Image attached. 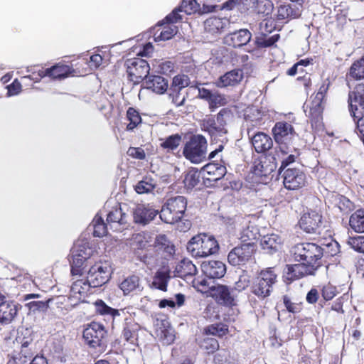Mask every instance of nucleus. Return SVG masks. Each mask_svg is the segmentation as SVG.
Masks as SVG:
<instances>
[{
    "label": "nucleus",
    "instance_id": "nucleus-1",
    "mask_svg": "<svg viewBox=\"0 0 364 364\" xmlns=\"http://www.w3.org/2000/svg\"><path fill=\"white\" fill-rule=\"evenodd\" d=\"M218 244L214 237L207 234L194 236L187 245L188 251L195 257H205L216 253Z\"/></svg>",
    "mask_w": 364,
    "mask_h": 364
},
{
    "label": "nucleus",
    "instance_id": "nucleus-2",
    "mask_svg": "<svg viewBox=\"0 0 364 364\" xmlns=\"http://www.w3.org/2000/svg\"><path fill=\"white\" fill-rule=\"evenodd\" d=\"M187 207V200L184 196H178L168 198L160 212L161 220L168 224H174L183 217Z\"/></svg>",
    "mask_w": 364,
    "mask_h": 364
},
{
    "label": "nucleus",
    "instance_id": "nucleus-3",
    "mask_svg": "<svg viewBox=\"0 0 364 364\" xmlns=\"http://www.w3.org/2000/svg\"><path fill=\"white\" fill-rule=\"evenodd\" d=\"M291 252L295 260L317 268L320 266V260L323 257L322 247L312 242L299 243L292 248Z\"/></svg>",
    "mask_w": 364,
    "mask_h": 364
},
{
    "label": "nucleus",
    "instance_id": "nucleus-4",
    "mask_svg": "<svg viewBox=\"0 0 364 364\" xmlns=\"http://www.w3.org/2000/svg\"><path fill=\"white\" fill-rule=\"evenodd\" d=\"M207 141L201 135H195L187 141L183 147V154L186 159L193 164H200L206 160H210L207 157Z\"/></svg>",
    "mask_w": 364,
    "mask_h": 364
},
{
    "label": "nucleus",
    "instance_id": "nucleus-5",
    "mask_svg": "<svg viewBox=\"0 0 364 364\" xmlns=\"http://www.w3.org/2000/svg\"><path fill=\"white\" fill-rule=\"evenodd\" d=\"M277 281V274L273 268L262 270L252 285V292L259 299L270 295L274 284Z\"/></svg>",
    "mask_w": 364,
    "mask_h": 364
},
{
    "label": "nucleus",
    "instance_id": "nucleus-6",
    "mask_svg": "<svg viewBox=\"0 0 364 364\" xmlns=\"http://www.w3.org/2000/svg\"><path fill=\"white\" fill-rule=\"evenodd\" d=\"M83 338L85 343L97 352H104L107 347V331L100 323L92 322L83 331Z\"/></svg>",
    "mask_w": 364,
    "mask_h": 364
},
{
    "label": "nucleus",
    "instance_id": "nucleus-7",
    "mask_svg": "<svg viewBox=\"0 0 364 364\" xmlns=\"http://www.w3.org/2000/svg\"><path fill=\"white\" fill-rule=\"evenodd\" d=\"M112 269L107 262L99 261L91 265L87 271V279L92 288L102 287L110 279Z\"/></svg>",
    "mask_w": 364,
    "mask_h": 364
},
{
    "label": "nucleus",
    "instance_id": "nucleus-8",
    "mask_svg": "<svg viewBox=\"0 0 364 364\" xmlns=\"http://www.w3.org/2000/svg\"><path fill=\"white\" fill-rule=\"evenodd\" d=\"M275 141L279 144V149L283 154H288L287 144L296 135L293 126L286 122H279L272 129Z\"/></svg>",
    "mask_w": 364,
    "mask_h": 364
},
{
    "label": "nucleus",
    "instance_id": "nucleus-9",
    "mask_svg": "<svg viewBox=\"0 0 364 364\" xmlns=\"http://www.w3.org/2000/svg\"><path fill=\"white\" fill-rule=\"evenodd\" d=\"M125 65L128 75L134 84L144 81L148 77L150 67L145 60L139 58L127 59Z\"/></svg>",
    "mask_w": 364,
    "mask_h": 364
},
{
    "label": "nucleus",
    "instance_id": "nucleus-10",
    "mask_svg": "<svg viewBox=\"0 0 364 364\" xmlns=\"http://www.w3.org/2000/svg\"><path fill=\"white\" fill-rule=\"evenodd\" d=\"M126 205L117 204L107 213V222L110 230L121 232L128 226L129 215L125 212Z\"/></svg>",
    "mask_w": 364,
    "mask_h": 364
},
{
    "label": "nucleus",
    "instance_id": "nucleus-11",
    "mask_svg": "<svg viewBox=\"0 0 364 364\" xmlns=\"http://www.w3.org/2000/svg\"><path fill=\"white\" fill-rule=\"evenodd\" d=\"M208 132L211 135L212 143L210 146H213L216 144L215 141H219L220 144L213 147V149L209 154V159H213L219 153L221 152L225 144L228 142V139L225 136L227 130L224 125L213 122L209 124L208 128Z\"/></svg>",
    "mask_w": 364,
    "mask_h": 364
},
{
    "label": "nucleus",
    "instance_id": "nucleus-12",
    "mask_svg": "<svg viewBox=\"0 0 364 364\" xmlns=\"http://www.w3.org/2000/svg\"><path fill=\"white\" fill-rule=\"evenodd\" d=\"M256 218L253 215H246L238 218L240 226V239L243 242H251L259 236V229L255 224Z\"/></svg>",
    "mask_w": 364,
    "mask_h": 364
},
{
    "label": "nucleus",
    "instance_id": "nucleus-13",
    "mask_svg": "<svg viewBox=\"0 0 364 364\" xmlns=\"http://www.w3.org/2000/svg\"><path fill=\"white\" fill-rule=\"evenodd\" d=\"M254 252V245L247 242L233 248L228 255V259L233 266L243 265L251 258Z\"/></svg>",
    "mask_w": 364,
    "mask_h": 364
},
{
    "label": "nucleus",
    "instance_id": "nucleus-14",
    "mask_svg": "<svg viewBox=\"0 0 364 364\" xmlns=\"http://www.w3.org/2000/svg\"><path fill=\"white\" fill-rule=\"evenodd\" d=\"M21 309L18 303L6 300V297L0 301V324L3 326L11 323Z\"/></svg>",
    "mask_w": 364,
    "mask_h": 364
},
{
    "label": "nucleus",
    "instance_id": "nucleus-15",
    "mask_svg": "<svg viewBox=\"0 0 364 364\" xmlns=\"http://www.w3.org/2000/svg\"><path fill=\"white\" fill-rule=\"evenodd\" d=\"M284 187L289 190H296L306 183V175L298 168H289L283 173Z\"/></svg>",
    "mask_w": 364,
    "mask_h": 364
},
{
    "label": "nucleus",
    "instance_id": "nucleus-16",
    "mask_svg": "<svg viewBox=\"0 0 364 364\" xmlns=\"http://www.w3.org/2000/svg\"><path fill=\"white\" fill-rule=\"evenodd\" d=\"M210 295L218 304L225 306H232L235 304V294L233 289H230L225 285H215L209 288Z\"/></svg>",
    "mask_w": 364,
    "mask_h": 364
},
{
    "label": "nucleus",
    "instance_id": "nucleus-17",
    "mask_svg": "<svg viewBox=\"0 0 364 364\" xmlns=\"http://www.w3.org/2000/svg\"><path fill=\"white\" fill-rule=\"evenodd\" d=\"M90 288H92V287L87 279H78L74 282L71 286L70 294L68 297L70 304L75 306L83 301L88 294Z\"/></svg>",
    "mask_w": 364,
    "mask_h": 364
},
{
    "label": "nucleus",
    "instance_id": "nucleus-18",
    "mask_svg": "<svg viewBox=\"0 0 364 364\" xmlns=\"http://www.w3.org/2000/svg\"><path fill=\"white\" fill-rule=\"evenodd\" d=\"M321 215L316 210L304 213L300 218V228L307 233H315L321 223Z\"/></svg>",
    "mask_w": 364,
    "mask_h": 364
},
{
    "label": "nucleus",
    "instance_id": "nucleus-19",
    "mask_svg": "<svg viewBox=\"0 0 364 364\" xmlns=\"http://www.w3.org/2000/svg\"><path fill=\"white\" fill-rule=\"evenodd\" d=\"M252 33L247 29H240L227 34L224 38V43L233 48H240L248 43Z\"/></svg>",
    "mask_w": 364,
    "mask_h": 364
},
{
    "label": "nucleus",
    "instance_id": "nucleus-20",
    "mask_svg": "<svg viewBox=\"0 0 364 364\" xmlns=\"http://www.w3.org/2000/svg\"><path fill=\"white\" fill-rule=\"evenodd\" d=\"M203 273L210 279L222 278L226 272L225 264L218 260L205 261L201 264Z\"/></svg>",
    "mask_w": 364,
    "mask_h": 364
},
{
    "label": "nucleus",
    "instance_id": "nucleus-21",
    "mask_svg": "<svg viewBox=\"0 0 364 364\" xmlns=\"http://www.w3.org/2000/svg\"><path fill=\"white\" fill-rule=\"evenodd\" d=\"M302 6L291 4L279 5L277 9L276 18L277 21H287L299 18L302 13Z\"/></svg>",
    "mask_w": 364,
    "mask_h": 364
},
{
    "label": "nucleus",
    "instance_id": "nucleus-22",
    "mask_svg": "<svg viewBox=\"0 0 364 364\" xmlns=\"http://www.w3.org/2000/svg\"><path fill=\"white\" fill-rule=\"evenodd\" d=\"M348 103L350 111L353 117H358L356 112L364 107V82L358 85L354 91L349 93Z\"/></svg>",
    "mask_w": 364,
    "mask_h": 364
},
{
    "label": "nucleus",
    "instance_id": "nucleus-23",
    "mask_svg": "<svg viewBox=\"0 0 364 364\" xmlns=\"http://www.w3.org/2000/svg\"><path fill=\"white\" fill-rule=\"evenodd\" d=\"M157 214L158 211L149 205L138 204L133 211L134 221L138 224L146 225L151 221Z\"/></svg>",
    "mask_w": 364,
    "mask_h": 364
},
{
    "label": "nucleus",
    "instance_id": "nucleus-24",
    "mask_svg": "<svg viewBox=\"0 0 364 364\" xmlns=\"http://www.w3.org/2000/svg\"><path fill=\"white\" fill-rule=\"evenodd\" d=\"M198 9V4L196 0H183L181 5L175 9L170 14H168L165 20L169 23H176L181 20V16L179 12L183 11L187 14H191L195 12Z\"/></svg>",
    "mask_w": 364,
    "mask_h": 364
},
{
    "label": "nucleus",
    "instance_id": "nucleus-25",
    "mask_svg": "<svg viewBox=\"0 0 364 364\" xmlns=\"http://www.w3.org/2000/svg\"><path fill=\"white\" fill-rule=\"evenodd\" d=\"M142 87L156 94H164L168 88V80L160 75H149L143 81Z\"/></svg>",
    "mask_w": 364,
    "mask_h": 364
},
{
    "label": "nucleus",
    "instance_id": "nucleus-26",
    "mask_svg": "<svg viewBox=\"0 0 364 364\" xmlns=\"http://www.w3.org/2000/svg\"><path fill=\"white\" fill-rule=\"evenodd\" d=\"M243 71L240 69H234L220 76L215 84L218 87H226L237 85L243 78Z\"/></svg>",
    "mask_w": 364,
    "mask_h": 364
},
{
    "label": "nucleus",
    "instance_id": "nucleus-27",
    "mask_svg": "<svg viewBox=\"0 0 364 364\" xmlns=\"http://www.w3.org/2000/svg\"><path fill=\"white\" fill-rule=\"evenodd\" d=\"M170 279L171 275L169 269L164 267L156 272L150 287L162 291H166L168 283Z\"/></svg>",
    "mask_w": 364,
    "mask_h": 364
},
{
    "label": "nucleus",
    "instance_id": "nucleus-28",
    "mask_svg": "<svg viewBox=\"0 0 364 364\" xmlns=\"http://www.w3.org/2000/svg\"><path fill=\"white\" fill-rule=\"evenodd\" d=\"M251 141L255 150L257 153H264L273 146L271 137L263 132H258L254 134L251 137Z\"/></svg>",
    "mask_w": 364,
    "mask_h": 364
},
{
    "label": "nucleus",
    "instance_id": "nucleus-29",
    "mask_svg": "<svg viewBox=\"0 0 364 364\" xmlns=\"http://www.w3.org/2000/svg\"><path fill=\"white\" fill-rule=\"evenodd\" d=\"M139 325L132 319L125 318L122 336L127 342L135 345L138 339Z\"/></svg>",
    "mask_w": 364,
    "mask_h": 364
},
{
    "label": "nucleus",
    "instance_id": "nucleus-30",
    "mask_svg": "<svg viewBox=\"0 0 364 364\" xmlns=\"http://www.w3.org/2000/svg\"><path fill=\"white\" fill-rule=\"evenodd\" d=\"M260 244L267 253L272 254L280 248L282 240L277 235H267L262 237Z\"/></svg>",
    "mask_w": 364,
    "mask_h": 364
},
{
    "label": "nucleus",
    "instance_id": "nucleus-31",
    "mask_svg": "<svg viewBox=\"0 0 364 364\" xmlns=\"http://www.w3.org/2000/svg\"><path fill=\"white\" fill-rule=\"evenodd\" d=\"M119 287L124 295H127L135 291H141L143 289L140 283V278L134 274L125 278L119 284Z\"/></svg>",
    "mask_w": 364,
    "mask_h": 364
},
{
    "label": "nucleus",
    "instance_id": "nucleus-32",
    "mask_svg": "<svg viewBox=\"0 0 364 364\" xmlns=\"http://www.w3.org/2000/svg\"><path fill=\"white\" fill-rule=\"evenodd\" d=\"M226 20L218 17H210L205 21L204 28L207 33L218 34L221 33L225 25Z\"/></svg>",
    "mask_w": 364,
    "mask_h": 364
},
{
    "label": "nucleus",
    "instance_id": "nucleus-33",
    "mask_svg": "<svg viewBox=\"0 0 364 364\" xmlns=\"http://www.w3.org/2000/svg\"><path fill=\"white\" fill-rule=\"evenodd\" d=\"M175 271L179 277L195 275L197 272L196 265L188 259H182L176 265Z\"/></svg>",
    "mask_w": 364,
    "mask_h": 364
},
{
    "label": "nucleus",
    "instance_id": "nucleus-34",
    "mask_svg": "<svg viewBox=\"0 0 364 364\" xmlns=\"http://www.w3.org/2000/svg\"><path fill=\"white\" fill-rule=\"evenodd\" d=\"M323 100L318 99V97H316L312 99L309 105V116L312 122H321L323 109Z\"/></svg>",
    "mask_w": 364,
    "mask_h": 364
},
{
    "label": "nucleus",
    "instance_id": "nucleus-35",
    "mask_svg": "<svg viewBox=\"0 0 364 364\" xmlns=\"http://www.w3.org/2000/svg\"><path fill=\"white\" fill-rule=\"evenodd\" d=\"M96 311L98 314L110 316L113 321L117 318L121 316L122 314H124L123 310L114 309L107 306L102 300H97L95 303Z\"/></svg>",
    "mask_w": 364,
    "mask_h": 364
},
{
    "label": "nucleus",
    "instance_id": "nucleus-36",
    "mask_svg": "<svg viewBox=\"0 0 364 364\" xmlns=\"http://www.w3.org/2000/svg\"><path fill=\"white\" fill-rule=\"evenodd\" d=\"M102 213H97L93 218L90 226L93 228V235L95 237H103L107 235L109 229L107 223H105L102 217Z\"/></svg>",
    "mask_w": 364,
    "mask_h": 364
},
{
    "label": "nucleus",
    "instance_id": "nucleus-37",
    "mask_svg": "<svg viewBox=\"0 0 364 364\" xmlns=\"http://www.w3.org/2000/svg\"><path fill=\"white\" fill-rule=\"evenodd\" d=\"M202 171L210 176V178H208L209 180L218 181L225 176L226 168L225 166L218 164H208L203 167Z\"/></svg>",
    "mask_w": 364,
    "mask_h": 364
},
{
    "label": "nucleus",
    "instance_id": "nucleus-38",
    "mask_svg": "<svg viewBox=\"0 0 364 364\" xmlns=\"http://www.w3.org/2000/svg\"><path fill=\"white\" fill-rule=\"evenodd\" d=\"M156 186V181L150 176L144 177L134 186L136 192L139 194L151 193Z\"/></svg>",
    "mask_w": 364,
    "mask_h": 364
},
{
    "label": "nucleus",
    "instance_id": "nucleus-39",
    "mask_svg": "<svg viewBox=\"0 0 364 364\" xmlns=\"http://www.w3.org/2000/svg\"><path fill=\"white\" fill-rule=\"evenodd\" d=\"M166 22L168 25L164 26L159 33H158V31L154 33V40L155 42L168 41L177 33L178 28L173 25L174 23H169L167 21Z\"/></svg>",
    "mask_w": 364,
    "mask_h": 364
},
{
    "label": "nucleus",
    "instance_id": "nucleus-40",
    "mask_svg": "<svg viewBox=\"0 0 364 364\" xmlns=\"http://www.w3.org/2000/svg\"><path fill=\"white\" fill-rule=\"evenodd\" d=\"M350 228L356 232H364V209L357 210L349 219Z\"/></svg>",
    "mask_w": 364,
    "mask_h": 364
},
{
    "label": "nucleus",
    "instance_id": "nucleus-41",
    "mask_svg": "<svg viewBox=\"0 0 364 364\" xmlns=\"http://www.w3.org/2000/svg\"><path fill=\"white\" fill-rule=\"evenodd\" d=\"M253 9L257 14L269 16L274 9V4L271 0H255L253 3Z\"/></svg>",
    "mask_w": 364,
    "mask_h": 364
},
{
    "label": "nucleus",
    "instance_id": "nucleus-42",
    "mask_svg": "<svg viewBox=\"0 0 364 364\" xmlns=\"http://www.w3.org/2000/svg\"><path fill=\"white\" fill-rule=\"evenodd\" d=\"M50 77L54 79L65 78L73 71L69 65L60 63L50 68Z\"/></svg>",
    "mask_w": 364,
    "mask_h": 364
},
{
    "label": "nucleus",
    "instance_id": "nucleus-43",
    "mask_svg": "<svg viewBox=\"0 0 364 364\" xmlns=\"http://www.w3.org/2000/svg\"><path fill=\"white\" fill-rule=\"evenodd\" d=\"M156 336L164 345H170L175 340L174 331L171 327L165 326L159 328L156 330Z\"/></svg>",
    "mask_w": 364,
    "mask_h": 364
},
{
    "label": "nucleus",
    "instance_id": "nucleus-44",
    "mask_svg": "<svg viewBox=\"0 0 364 364\" xmlns=\"http://www.w3.org/2000/svg\"><path fill=\"white\" fill-rule=\"evenodd\" d=\"M156 242L159 246H161V248L166 254V257H171L175 254V246L167 239V237L165 235H160L157 236Z\"/></svg>",
    "mask_w": 364,
    "mask_h": 364
},
{
    "label": "nucleus",
    "instance_id": "nucleus-45",
    "mask_svg": "<svg viewBox=\"0 0 364 364\" xmlns=\"http://www.w3.org/2000/svg\"><path fill=\"white\" fill-rule=\"evenodd\" d=\"M92 254V250L85 243H76L71 250V257H77L89 260Z\"/></svg>",
    "mask_w": 364,
    "mask_h": 364
},
{
    "label": "nucleus",
    "instance_id": "nucleus-46",
    "mask_svg": "<svg viewBox=\"0 0 364 364\" xmlns=\"http://www.w3.org/2000/svg\"><path fill=\"white\" fill-rule=\"evenodd\" d=\"M349 75L357 80L364 78V55L353 63L350 68Z\"/></svg>",
    "mask_w": 364,
    "mask_h": 364
},
{
    "label": "nucleus",
    "instance_id": "nucleus-47",
    "mask_svg": "<svg viewBox=\"0 0 364 364\" xmlns=\"http://www.w3.org/2000/svg\"><path fill=\"white\" fill-rule=\"evenodd\" d=\"M71 272L73 275H82L84 269L90 264L89 260L82 259L77 257H71Z\"/></svg>",
    "mask_w": 364,
    "mask_h": 364
},
{
    "label": "nucleus",
    "instance_id": "nucleus-48",
    "mask_svg": "<svg viewBox=\"0 0 364 364\" xmlns=\"http://www.w3.org/2000/svg\"><path fill=\"white\" fill-rule=\"evenodd\" d=\"M191 83L190 78L184 74H178L173 78L171 90H181Z\"/></svg>",
    "mask_w": 364,
    "mask_h": 364
},
{
    "label": "nucleus",
    "instance_id": "nucleus-49",
    "mask_svg": "<svg viewBox=\"0 0 364 364\" xmlns=\"http://www.w3.org/2000/svg\"><path fill=\"white\" fill-rule=\"evenodd\" d=\"M200 181V174L196 169H191L185 176L183 183L187 189H193Z\"/></svg>",
    "mask_w": 364,
    "mask_h": 364
},
{
    "label": "nucleus",
    "instance_id": "nucleus-50",
    "mask_svg": "<svg viewBox=\"0 0 364 364\" xmlns=\"http://www.w3.org/2000/svg\"><path fill=\"white\" fill-rule=\"evenodd\" d=\"M127 118L129 123L127 126L128 131H132L138 124L141 122V118L139 112L132 107H129L127 112Z\"/></svg>",
    "mask_w": 364,
    "mask_h": 364
},
{
    "label": "nucleus",
    "instance_id": "nucleus-51",
    "mask_svg": "<svg viewBox=\"0 0 364 364\" xmlns=\"http://www.w3.org/2000/svg\"><path fill=\"white\" fill-rule=\"evenodd\" d=\"M266 161H259L255 164L253 173L257 176H267L270 174L275 166L274 165H266Z\"/></svg>",
    "mask_w": 364,
    "mask_h": 364
},
{
    "label": "nucleus",
    "instance_id": "nucleus-52",
    "mask_svg": "<svg viewBox=\"0 0 364 364\" xmlns=\"http://www.w3.org/2000/svg\"><path fill=\"white\" fill-rule=\"evenodd\" d=\"M197 89L198 91V97L202 100L207 101L208 102L209 108H210L212 102H213L214 100V96L215 95L216 90L212 91L210 90H208L203 86V84H199L197 86Z\"/></svg>",
    "mask_w": 364,
    "mask_h": 364
},
{
    "label": "nucleus",
    "instance_id": "nucleus-53",
    "mask_svg": "<svg viewBox=\"0 0 364 364\" xmlns=\"http://www.w3.org/2000/svg\"><path fill=\"white\" fill-rule=\"evenodd\" d=\"M200 348L208 353H213L219 348V343L214 338H205L200 344Z\"/></svg>",
    "mask_w": 364,
    "mask_h": 364
},
{
    "label": "nucleus",
    "instance_id": "nucleus-54",
    "mask_svg": "<svg viewBox=\"0 0 364 364\" xmlns=\"http://www.w3.org/2000/svg\"><path fill=\"white\" fill-rule=\"evenodd\" d=\"M284 277L285 280L291 282L294 279H298L303 277V275L299 272V269L296 267V264L287 265L284 270Z\"/></svg>",
    "mask_w": 364,
    "mask_h": 364
},
{
    "label": "nucleus",
    "instance_id": "nucleus-55",
    "mask_svg": "<svg viewBox=\"0 0 364 364\" xmlns=\"http://www.w3.org/2000/svg\"><path fill=\"white\" fill-rule=\"evenodd\" d=\"M50 300L47 301H32L26 304V306L30 311L33 313L36 311L44 312L48 309Z\"/></svg>",
    "mask_w": 364,
    "mask_h": 364
},
{
    "label": "nucleus",
    "instance_id": "nucleus-56",
    "mask_svg": "<svg viewBox=\"0 0 364 364\" xmlns=\"http://www.w3.org/2000/svg\"><path fill=\"white\" fill-rule=\"evenodd\" d=\"M181 140V137L178 134H173L161 142V146L164 149L173 150L179 146Z\"/></svg>",
    "mask_w": 364,
    "mask_h": 364
},
{
    "label": "nucleus",
    "instance_id": "nucleus-57",
    "mask_svg": "<svg viewBox=\"0 0 364 364\" xmlns=\"http://www.w3.org/2000/svg\"><path fill=\"white\" fill-rule=\"evenodd\" d=\"M347 243L355 251L364 253V236L350 237Z\"/></svg>",
    "mask_w": 364,
    "mask_h": 364
},
{
    "label": "nucleus",
    "instance_id": "nucleus-58",
    "mask_svg": "<svg viewBox=\"0 0 364 364\" xmlns=\"http://www.w3.org/2000/svg\"><path fill=\"white\" fill-rule=\"evenodd\" d=\"M323 256L333 257L339 252V245L336 241H331V242L325 245L322 247Z\"/></svg>",
    "mask_w": 364,
    "mask_h": 364
},
{
    "label": "nucleus",
    "instance_id": "nucleus-59",
    "mask_svg": "<svg viewBox=\"0 0 364 364\" xmlns=\"http://www.w3.org/2000/svg\"><path fill=\"white\" fill-rule=\"evenodd\" d=\"M227 331V328L223 325H210L205 328L207 334L218 336L220 337L225 335Z\"/></svg>",
    "mask_w": 364,
    "mask_h": 364
},
{
    "label": "nucleus",
    "instance_id": "nucleus-60",
    "mask_svg": "<svg viewBox=\"0 0 364 364\" xmlns=\"http://www.w3.org/2000/svg\"><path fill=\"white\" fill-rule=\"evenodd\" d=\"M278 39L279 35H274L269 38H266L265 36L258 37L256 39V44L259 47L267 48L272 46Z\"/></svg>",
    "mask_w": 364,
    "mask_h": 364
},
{
    "label": "nucleus",
    "instance_id": "nucleus-61",
    "mask_svg": "<svg viewBox=\"0 0 364 364\" xmlns=\"http://www.w3.org/2000/svg\"><path fill=\"white\" fill-rule=\"evenodd\" d=\"M181 90H171L169 97L172 102L176 106L180 107L184 105L186 101V95L181 92Z\"/></svg>",
    "mask_w": 364,
    "mask_h": 364
},
{
    "label": "nucleus",
    "instance_id": "nucleus-62",
    "mask_svg": "<svg viewBox=\"0 0 364 364\" xmlns=\"http://www.w3.org/2000/svg\"><path fill=\"white\" fill-rule=\"evenodd\" d=\"M228 103V99L225 95L220 93L218 91H215V95L214 96V100L212 102L210 106L211 111H214L216 108L225 105Z\"/></svg>",
    "mask_w": 364,
    "mask_h": 364
},
{
    "label": "nucleus",
    "instance_id": "nucleus-63",
    "mask_svg": "<svg viewBox=\"0 0 364 364\" xmlns=\"http://www.w3.org/2000/svg\"><path fill=\"white\" fill-rule=\"evenodd\" d=\"M250 284V278L247 275H242L239 277L238 280L235 282L234 288L232 289L237 291H242L249 287Z\"/></svg>",
    "mask_w": 364,
    "mask_h": 364
},
{
    "label": "nucleus",
    "instance_id": "nucleus-64",
    "mask_svg": "<svg viewBox=\"0 0 364 364\" xmlns=\"http://www.w3.org/2000/svg\"><path fill=\"white\" fill-rule=\"evenodd\" d=\"M295 264L296 265V267L299 269V272H301L303 277L313 275L317 269V267L311 264H305L304 262H301V263Z\"/></svg>",
    "mask_w": 364,
    "mask_h": 364
}]
</instances>
